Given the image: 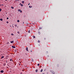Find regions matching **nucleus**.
Returning <instances> with one entry per match:
<instances>
[{"mask_svg":"<svg viewBox=\"0 0 74 74\" xmlns=\"http://www.w3.org/2000/svg\"><path fill=\"white\" fill-rule=\"evenodd\" d=\"M1 73H4V71L1 70L0 71Z\"/></svg>","mask_w":74,"mask_h":74,"instance_id":"1","label":"nucleus"},{"mask_svg":"<svg viewBox=\"0 0 74 74\" xmlns=\"http://www.w3.org/2000/svg\"><path fill=\"white\" fill-rule=\"evenodd\" d=\"M12 47L13 48H15V46H12Z\"/></svg>","mask_w":74,"mask_h":74,"instance_id":"2","label":"nucleus"},{"mask_svg":"<svg viewBox=\"0 0 74 74\" xmlns=\"http://www.w3.org/2000/svg\"><path fill=\"white\" fill-rule=\"evenodd\" d=\"M26 51H28V48L27 47L26 48Z\"/></svg>","mask_w":74,"mask_h":74,"instance_id":"3","label":"nucleus"},{"mask_svg":"<svg viewBox=\"0 0 74 74\" xmlns=\"http://www.w3.org/2000/svg\"><path fill=\"white\" fill-rule=\"evenodd\" d=\"M11 43H14V41H12L11 42H10Z\"/></svg>","mask_w":74,"mask_h":74,"instance_id":"4","label":"nucleus"},{"mask_svg":"<svg viewBox=\"0 0 74 74\" xmlns=\"http://www.w3.org/2000/svg\"><path fill=\"white\" fill-rule=\"evenodd\" d=\"M0 21H3V19L2 18H1L0 19Z\"/></svg>","mask_w":74,"mask_h":74,"instance_id":"5","label":"nucleus"},{"mask_svg":"<svg viewBox=\"0 0 74 74\" xmlns=\"http://www.w3.org/2000/svg\"><path fill=\"white\" fill-rule=\"evenodd\" d=\"M1 59H3V58H4V56H2L1 57Z\"/></svg>","mask_w":74,"mask_h":74,"instance_id":"6","label":"nucleus"},{"mask_svg":"<svg viewBox=\"0 0 74 74\" xmlns=\"http://www.w3.org/2000/svg\"><path fill=\"white\" fill-rule=\"evenodd\" d=\"M38 71V69H36V72H37Z\"/></svg>","mask_w":74,"mask_h":74,"instance_id":"7","label":"nucleus"},{"mask_svg":"<svg viewBox=\"0 0 74 74\" xmlns=\"http://www.w3.org/2000/svg\"><path fill=\"white\" fill-rule=\"evenodd\" d=\"M24 2H25L23 1H22V3H23V4H24Z\"/></svg>","mask_w":74,"mask_h":74,"instance_id":"8","label":"nucleus"},{"mask_svg":"<svg viewBox=\"0 0 74 74\" xmlns=\"http://www.w3.org/2000/svg\"><path fill=\"white\" fill-rule=\"evenodd\" d=\"M11 8H12V9H14V7L12 6L11 7Z\"/></svg>","mask_w":74,"mask_h":74,"instance_id":"9","label":"nucleus"},{"mask_svg":"<svg viewBox=\"0 0 74 74\" xmlns=\"http://www.w3.org/2000/svg\"><path fill=\"white\" fill-rule=\"evenodd\" d=\"M43 71L42 69H41L40 71V72H42Z\"/></svg>","mask_w":74,"mask_h":74,"instance_id":"10","label":"nucleus"},{"mask_svg":"<svg viewBox=\"0 0 74 74\" xmlns=\"http://www.w3.org/2000/svg\"><path fill=\"white\" fill-rule=\"evenodd\" d=\"M17 22H19L20 21H19V20H17Z\"/></svg>","mask_w":74,"mask_h":74,"instance_id":"11","label":"nucleus"},{"mask_svg":"<svg viewBox=\"0 0 74 74\" xmlns=\"http://www.w3.org/2000/svg\"><path fill=\"white\" fill-rule=\"evenodd\" d=\"M15 27H16V26H17V25H16V24L15 25Z\"/></svg>","mask_w":74,"mask_h":74,"instance_id":"12","label":"nucleus"},{"mask_svg":"<svg viewBox=\"0 0 74 74\" xmlns=\"http://www.w3.org/2000/svg\"><path fill=\"white\" fill-rule=\"evenodd\" d=\"M33 38H35V37H35V36H33Z\"/></svg>","mask_w":74,"mask_h":74,"instance_id":"13","label":"nucleus"},{"mask_svg":"<svg viewBox=\"0 0 74 74\" xmlns=\"http://www.w3.org/2000/svg\"><path fill=\"white\" fill-rule=\"evenodd\" d=\"M38 33L39 34H40V32H38Z\"/></svg>","mask_w":74,"mask_h":74,"instance_id":"14","label":"nucleus"},{"mask_svg":"<svg viewBox=\"0 0 74 74\" xmlns=\"http://www.w3.org/2000/svg\"><path fill=\"white\" fill-rule=\"evenodd\" d=\"M40 66V64H38V66Z\"/></svg>","mask_w":74,"mask_h":74,"instance_id":"15","label":"nucleus"},{"mask_svg":"<svg viewBox=\"0 0 74 74\" xmlns=\"http://www.w3.org/2000/svg\"><path fill=\"white\" fill-rule=\"evenodd\" d=\"M11 35H12V36H14V34H11Z\"/></svg>","mask_w":74,"mask_h":74,"instance_id":"16","label":"nucleus"},{"mask_svg":"<svg viewBox=\"0 0 74 74\" xmlns=\"http://www.w3.org/2000/svg\"><path fill=\"white\" fill-rule=\"evenodd\" d=\"M40 42V40H38V42Z\"/></svg>","mask_w":74,"mask_h":74,"instance_id":"17","label":"nucleus"},{"mask_svg":"<svg viewBox=\"0 0 74 74\" xmlns=\"http://www.w3.org/2000/svg\"><path fill=\"white\" fill-rule=\"evenodd\" d=\"M1 10H2L1 9H0V12L1 11Z\"/></svg>","mask_w":74,"mask_h":74,"instance_id":"18","label":"nucleus"},{"mask_svg":"<svg viewBox=\"0 0 74 74\" xmlns=\"http://www.w3.org/2000/svg\"><path fill=\"white\" fill-rule=\"evenodd\" d=\"M21 7H23V5L22 4H21Z\"/></svg>","mask_w":74,"mask_h":74,"instance_id":"19","label":"nucleus"},{"mask_svg":"<svg viewBox=\"0 0 74 74\" xmlns=\"http://www.w3.org/2000/svg\"><path fill=\"white\" fill-rule=\"evenodd\" d=\"M17 33L18 34H19V32H18Z\"/></svg>","mask_w":74,"mask_h":74,"instance_id":"20","label":"nucleus"},{"mask_svg":"<svg viewBox=\"0 0 74 74\" xmlns=\"http://www.w3.org/2000/svg\"><path fill=\"white\" fill-rule=\"evenodd\" d=\"M28 33H30V30H29L28 31Z\"/></svg>","mask_w":74,"mask_h":74,"instance_id":"21","label":"nucleus"},{"mask_svg":"<svg viewBox=\"0 0 74 74\" xmlns=\"http://www.w3.org/2000/svg\"><path fill=\"white\" fill-rule=\"evenodd\" d=\"M10 61H12V59H10Z\"/></svg>","mask_w":74,"mask_h":74,"instance_id":"22","label":"nucleus"},{"mask_svg":"<svg viewBox=\"0 0 74 74\" xmlns=\"http://www.w3.org/2000/svg\"><path fill=\"white\" fill-rule=\"evenodd\" d=\"M7 19H9V18L8 17H7Z\"/></svg>","mask_w":74,"mask_h":74,"instance_id":"23","label":"nucleus"},{"mask_svg":"<svg viewBox=\"0 0 74 74\" xmlns=\"http://www.w3.org/2000/svg\"><path fill=\"white\" fill-rule=\"evenodd\" d=\"M6 23H8V21H7V22H6Z\"/></svg>","mask_w":74,"mask_h":74,"instance_id":"24","label":"nucleus"},{"mask_svg":"<svg viewBox=\"0 0 74 74\" xmlns=\"http://www.w3.org/2000/svg\"><path fill=\"white\" fill-rule=\"evenodd\" d=\"M42 28L41 27H39V29H41Z\"/></svg>","mask_w":74,"mask_h":74,"instance_id":"25","label":"nucleus"},{"mask_svg":"<svg viewBox=\"0 0 74 74\" xmlns=\"http://www.w3.org/2000/svg\"><path fill=\"white\" fill-rule=\"evenodd\" d=\"M29 8H30L31 7V6H29Z\"/></svg>","mask_w":74,"mask_h":74,"instance_id":"26","label":"nucleus"},{"mask_svg":"<svg viewBox=\"0 0 74 74\" xmlns=\"http://www.w3.org/2000/svg\"><path fill=\"white\" fill-rule=\"evenodd\" d=\"M18 11H21V10H18Z\"/></svg>","mask_w":74,"mask_h":74,"instance_id":"27","label":"nucleus"},{"mask_svg":"<svg viewBox=\"0 0 74 74\" xmlns=\"http://www.w3.org/2000/svg\"><path fill=\"white\" fill-rule=\"evenodd\" d=\"M20 12H22V11H21Z\"/></svg>","mask_w":74,"mask_h":74,"instance_id":"28","label":"nucleus"},{"mask_svg":"<svg viewBox=\"0 0 74 74\" xmlns=\"http://www.w3.org/2000/svg\"><path fill=\"white\" fill-rule=\"evenodd\" d=\"M32 62H33V59H32Z\"/></svg>","mask_w":74,"mask_h":74,"instance_id":"29","label":"nucleus"},{"mask_svg":"<svg viewBox=\"0 0 74 74\" xmlns=\"http://www.w3.org/2000/svg\"><path fill=\"white\" fill-rule=\"evenodd\" d=\"M30 4V3H29V4H28V5H29Z\"/></svg>","mask_w":74,"mask_h":74,"instance_id":"30","label":"nucleus"},{"mask_svg":"<svg viewBox=\"0 0 74 74\" xmlns=\"http://www.w3.org/2000/svg\"><path fill=\"white\" fill-rule=\"evenodd\" d=\"M5 1H7V0H5Z\"/></svg>","mask_w":74,"mask_h":74,"instance_id":"31","label":"nucleus"},{"mask_svg":"<svg viewBox=\"0 0 74 74\" xmlns=\"http://www.w3.org/2000/svg\"><path fill=\"white\" fill-rule=\"evenodd\" d=\"M21 5V3L20 4V5Z\"/></svg>","mask_w":74,"mask_h":74,"instance_id":"32","label":"nucleus"},{"mask_svg":"<svg viewBox=\"0 0 74 74\" xmlns=\"http://www.w3.org/2000/svg\"><path fill=\"white\" fill-rule=\"evenodd\" d=\"M16 51H17V49H16Z\"/></svg>","mask_w":74,"mask_h":74,"instance_id":"33","label":"nucleus"},{"mask_svg":"<svg viewBox=\"0 0 74 74\" xmlns=\"http://www.w3.org/2000/svg\"><path fill=\"white\" fill-rule=\"evenodd\" d=\"M18 1H19V0H17Z\"/></svg>","mask_w":74,"mask_h":74,"instance_id":"34","label":"nucleus"},{"mask_svg":"<svg viewBox=\"0 0 74 74\" xmlns=\"http://www.w3.org/2000/svg\"><path fill=\"white\" fill-rule=\"evenodd\" d=\"M1 5V4H0V6Z\"/></svg>","mask_w":74,"mask_h":74,"instance_id":"35","label":"nucleus"},{"mask_svg":"<svg viewBox=\"0 0 74 74\" xmlns=\"http://www.w3.org/2000/svg\"><path fill=\"white\" fill-rule=\"evenodd\" d=\"M23 23H24V22H23Z\"/></svg>","mask_w":74,"mask_h":74,"instance_id":"36","label":"nucleus"},{"mask_svg":"<svg viewBox=\"0 0 74 74\" xmlns=\"http://www.w3.org/2000/svg\"><path fill=\"white\" fill-rule=\"evenodd\" d=\"M40 67H41V66H40Z\"/></svg>","mask_w":74,"mask_h":74,"instance_id":"37","label":"nucleus"}]
</instances>
